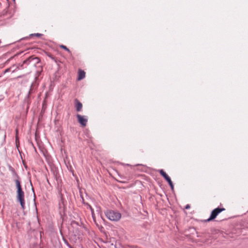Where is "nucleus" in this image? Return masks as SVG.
Wrapping results in <instances>:
<instances>
[{"label": "nucleus", "instance_id": "f3484780", "mask_svg": "<svg viewBox=\"0 0 248 248\" xmlns=\"http://www.w3.org/2000/svg\"><path fill=\"white\" fill-rule=\"evenodd\" d=\"M6 12H7V10H6L3 11V15L5 14L6 13Z\"/></svg>", "mask_w": 248, "mask_h": 248}, {"label": "nucleus", "instance_id": "dca6fc26", "mask_svg": "<svg viewBox=\"0 0 248 248\" xmlns=\"http://www.w3.org/2000/svg\"><path fill=\"white\" fill-rule=\"evenodd\" d=\"M48 56L52 59H54V57L51 55H48Z\"/></svg>", "mask_w": 248, "mask_h": 248}, {"label": "nucleus", "instance_id": "423d86ee", "mask_svg": "<svg viewBox=\"0 0 248 248\" xmlns=\"http://www.w3.org/2000/svg\"><path fill=\"white\" fill-rule=\"evenodd\" d=\"M78 122L82 126L85 127L87 125L88 119L85 116H82L79 114L77 115Z\"/></svg>", "mask_w": 248, "mask_h": 248}, {"label": "nucleus", "instance_id": "1a4fd4ad", "mask_svg": "<svg viewBox=\"0 0 248 248\" xmlns=\"http://www.w3.org/2000/svg\"><path fill=\"white\" fill-rule=\"evenodd\" d=\"M15 183H16V187L17 188V190L21 189L22 188H21V186L20 184V181L18 179H16L15 180Z\"/></svg>", "mask_w": 248, "mask_h": 248}, {"label": "nucleus", "instance_id": "6ab92c4d", "mask_svg": "<svg viewBox=\"0 0 248 248\" xmlns=\"http://www.w3.org/2000/svg\"><path fill=\"white\" fill-rule=\"evenodd\" d=\"M15 0H13V1H15Z\"/></svg>", "mask_w": 248, "mask_h": 248}, {"label": "nucleus", "instance_id": "f257e3e1", "mask_svg": "<svg viewBox=\"0 0 248 248\" xmlns=\"http://www.w3.org/2000/svg\"><path fill=\"white\" fill-rule=\"evenodd\" d=\"M40 63V60L38 57L31 56L25 60L21 67L23 68H29L31 69L37 66V64Z\"/></svg>", "mask_w": 248, "mask_h": 248}, {"label": "nucleus", "instance_id": "f03ea898", "mask_svg": "<svg viewBox=\"0 0 248 248\" xmlns=\"http://www.w3.org/2000/svg\"><path fill=\"white\" fill-rule=\"evenodd\" d=\"M105 213L107 218L111 221H117L121 217V213L113 210H108Z\"/></svg>", "mask_w": 248, "mask_h": 248}, {"label": "nucleus", "instance_id": "f8f14e48", "mask_svg": "<svg viewBox=\"0 0 248 248\" xmlns=\"http://www.w3.org/2000/svg\"><path fill=\"white\" fill-rule=\"evenodd\" d=\"M60 198H61V201L62 202V204H63V202H64V199H63V196L62 195V193H60Z\"/></svg>", "mask_w": 248, "mask_h": 248}, {"label": "nucleus", "instance_id": "6e6552de", "mask_svg": "<svg viewBox=\"0 0 248 248\" xmlns=\"http://www.w3.org/2000/svg\"><path fill=\"white\" fill-rule=\"evenodd\" d=\"M85 77V72L82 70H79L78 73V80H80L84 78Z\"/></svg>", "mask_w": 248, "mask_h": 248}, {"label": "nucleus", "instance_id": "4468645a", "mask_svg": "<svg viewBox=\"0 0 248 248\" xmlns=\"http://www.w3.org/2000/svg\"><path fill=\"white\" fill-rule=\"evenodd\" d=\"M65 244L68 246V245H70L66 240H64Z\"/></svg>", "mask_w": 248, "mask_h": 248}, {"label": "nucleus", "instance_id": "a211bd4d", "mask_svg": "<svg viewBox=\"0 0 248 248\" xmlns=\"http://www.w3.org/2000/svg\"><path fill=\"white\" fill-rule=\"evenodd\" d=\"M68 247L69 248H73V247L70 245H68Z\"/></svg>", "mask_w": 248, "mask_h": 248}, {"label": "nucleus", "instance_id": "ddd939ff", "mask_svg": "<svg viewBox=\"0 0 248 248\" xmlns=\"http://www.w3.org/2000/svg\"><path fill=\"white\" fill-rule=\"evenodd\" d=\"M10 71V68L6 69V70H5L4 73H6L7 72H9Z\"/></svg>", "mask_w": 248, "mask_h": 248}, {"label": "nucleus", "instance_id": "7ed1b4c3", "mask_svg": "<svg viewBox=\"0 0 248 248\" xmlns=\"http://www.w3.org/2000/svg\"><path fill=\"white\" fill-rule=\"evenodd\" d=\"M225 210L224 208H219L217 207L215 209H214L210 215V216L209 218L205 220V221L209 222L211 220L214 219L222 211H224Z\"/></svg>", "mask_w": 248, "mask_h": 248}, {"label": "nucleus", "instance_id": "9b49d317", "mask_svg": "<svg viewBox=\"0 0 248 248\" xmlns=\"http://www.w3.org/2000/svg\"><path fill=\"white\" fill-rule=\"evenodd\" d=\"M42 35H43L42 34L39 33H34V34H31V36H36L37 37H40Z\"/></svg>", "mask_w": 248, "mask_h": 248}, {"label": "nucleus", "instance_id": "0eeeda50", "mask_svg": "<svg viewBox=\"0 0 248 248\" xmlns=\"http://www.w3.org/2000/svg\"><path fill=\"white\" fill-rule=\"evenodd\" d=\"M74 103L77 111H80L82 108V103L78 99L74 100Z\"/></svg>", "mask_w": 248, "mask_h": 248}, {"label": "nucleus", "instance_id": "20e7f679", "mask_svg": "<svg viewBox=\"0 0 248 248\" xmlns=\"http://www.w3.org/2000/svg\"><path fill=\"white\" fill-rule=\"evenodd\" d=\"M17 200L20 202L23 209H25L24 193L22 189L17 190Z\"/></svg>", "mask_w": 248, "mask_h": 248}, {"label": "nucleus", "instance_id": "2eb2a0df", "mask_svg": "<svg viewBox=\"0 0 248 248\" xmlns=\"http://www.w3.org/2000/svg\"><path fill=\"white\" fill-rule=\"evenodd\" d=\"M186 209H188L189 208H190V205L189 204H187L186 206V207H185Z\"/></svg>", "mask_w": 248, "mask_h": 248}, {"label": "nucleus", "instance_id": "9d476101", "mask_svg": "<svg viewBox=\"0 0 248 248\" xmlns=\"http://www.w3.org/2000/svg\"><path fill=\"white\" fill-rule=\"evenodd\" d=\"M60 47L67 51L69 53L71 54V51L69 50L68 48L66 47V46L62 45L60 46Z\"/></svg>", "mask_w": 248, "mask_h": 248}, {"label": "nucleus", "instance_id": "39448f33", "mask_svg": "<svg viewBox=\"0 0 248 248\" xmlns=\"http://www.w3.org/2000/svg\"><path fill=\"white\" fill-rule=\"evenodd\" d=\"M160 174L165 178V179L168 182L170 186L171 189L173 190L174 186L170 177L167 174V173L163 170H159Z\"/></svg>", "mask_w": 248, "mask_h": 248}]
</instances>
